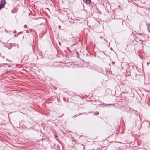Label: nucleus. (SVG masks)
<instances>
[{
	"instance_id": "1",
	"label": "nucleus",
	"mask_w": 150,
	"mask_h": 150,
	"mask_svg": "<svg viewBox=\"0 0 150 150\" xmlns=\"http://www.w3.org/2000/svg\"><path fill=\"white\" fill-rule=\"evenodd\" d=\"M143 38V37L142 35L139 34L134 36V39L136 42H139L141 41Z\"/></svg>"
},
{
	"instance_id": "2",
	"label": "nucleus",
	"mask_w": 150,
	"mask_h": 150,
	"mask_svg": "<svg viewBox=\"0 0 150 150\" xmlns=\"http://www.w3.org/2000/svg\"><path fill=\"white\" fill-rule=\"evenodd\" d=\"M5 4V0H1L0 2V10L3 7H4Z\"/></svg>"
},
{
	"instance_id": "3",
	"label": "nucleus",
	"mask_w": 150,
	"mask_h": 150,
	"mask_svg": "<svg viewBox=\"0 0 150 150\" xmlns=\"http://www.w3.org/2000/svg\"><path fill=\"white\" fill-rule=\"evenodd\" d=\"M86 4H89L91 2V0H83Z\"/></svg>"
},
{
	"instance_id": "4",
	"label": "nucleus",
	"mask_w": 150,
	"mask_h": 150,
	"mask_svg": "<svg viewBox=\"0 0 150 150\" xmlns=\"http://www.w3.org/2000/svg\"><path fill=\"white\" fill-rule=\"evenodd\" d=\"M18 11V10L16 8H13L12 10L11 13H16Z\"/></svg>"
},
{
	"instance_id": "5",
	"label": "nucleus",
	"mask_w": 150,
	"mask_h": 150,
	"mask_svg": "<svg viewBox=\"0 0 150 150\" xmlns=\"http://www.w3.org/2000/svg\"><path fill=\"white\" fill-rule=\"evenodd\" d=\"M99 114V112H98L96 111V112H95L94 113V115H98Z\"/></svg>"
},
{
	"instance_id": "6",
	"label": "nucleus",
	"mask_w": 150,
	"mask_h": 150,
	"mask_svg": "<svg viewBox=\"0 0 150 150\" xmlns=\"http://www.w3.org/2000/svg\"><path fill=\"white\" fill-rule=\"evenodd\" d=\"M148 31L150 33V26H148L147 27Z\"/></svg>"
},
{
	"instance_id": "7",
	"label": "nucleus",
	"mask_w": 150,
	"mask_h": 150,
	"mask_svg": "<svg viewBox=\"0 0 150 150\" xmlns=\"http://www.w3.org/2000/svg\"><path fill=\"white\" fill-rule=\"evenodd\" d=\"M112 105V104H106V105H105V106L106 105Z\"/></svg>"
},
{
	"instance_id": "8",
	"label": "nucleus",
	"mask_w": 150,
	"mask_h": 150,
	"mask_svg": "<svg viewBox=\"0 0 150 150\" xmlns=\"http://www.w3.org/2000/svg\"><path fill=\"white\" fill-rule=\"evenodd\" d=\"M103 38V37L102 36H101L100 37V38L101 39V38Z\"/></svg>"
},
{
	"instance_id": "9",
	"label": "nucleus",
	"mask_w": 150,
	"mask_h": 150,
	"mask_svg": "<svg viewBox=\"0 0 150 150\" xmlns=\"http://www.w3.org/2000/svg\"><path fill=\"white\" fill-rule=\"evenodd\" d=\"M77 117V115H74V116H73V117Z\"/></svg>"
},
{
	"instance_id": "10",
	"label": "nucleus",
	"mask_w": 150,
	"mask_h": 150,
	"mask_svg": "<svg viewBox=\"0 0 150 150\" xmlns=\"http://www.w3.org/2000/svg\"><path fill=\"white\" fill-rule=\"evenodd\" d=\"M96 150H100V149L99 148H98L96 149Z\"/></svg>"
},
{
	"instance_id": "11",
	"label": "nucleus",
	"mask_w": 150,
	"mask_h": 150,
	"mask_svg": "<svg viewBox=\"0 0 150 150\" xmlns=\"http://www.w3.org/2000/svg\"><path fill=\"white\" fill-rule=\"evenodd\" d=\"M59 28H60V26H59Z\"/></svg>"
},
{
	"instance_id": "12",
	"label": "nucleus",
	"mask_w": 150,
	"mask_h": 150,
	"mask_svg": "<svg viewBox=\"0 0 150 150\" xmlns=\"http://www.w3.org/2000/svg\"><path fill=\"white\" fill-rule=\"evenodd\" d=\"M95 150L94 149H91V150Z\"/></svg>"
}]
</instances>
